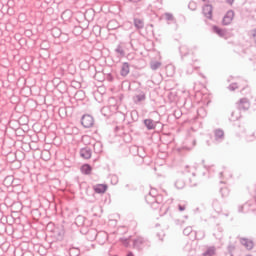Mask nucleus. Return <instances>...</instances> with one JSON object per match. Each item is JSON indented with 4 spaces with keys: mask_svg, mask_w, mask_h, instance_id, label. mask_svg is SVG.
<instances>
[{
    "mask_svg": "<svg viewBox=\"0 0 256 256\" xmlns=\"http://www.w3.org/2000/svg\"><path fill=\"white\" fill-rule=\"evenodd\" d=\"M155 195V190L151 189L149 194L146 195L145 199L148 205H151L152 209H159V205L163 203V196L162 195Z\"/></svg>",
    "mask_w": 256,
    "mask_h": 256,
    "instance_id": "obj_1",
    "label": "nucleus"
},
{
    "mask_svg": "<svg viewBox=\"0 0 256 256\" xmlns=\"http://www.w3.org/2000/svg\"><path fill=\"white\" fill-rule=\"evenodd\" d=\"M133 245L134 249H143L144 247H149V240L143 237H138L134 240Z\"/></svg>",
    "mask_w": 256,
    "mask_h": 256,
    "instance_id": "obj_2",
    "label": "nucleus"
},
{
    "mask_svg": "<svg viewBox=\"0 0 256 256\" xmlns=\"http://www.w3.org/2000/svg\"><path fill=\"white\" fill-rule=\"evenodd\" d=\"M81 123L83 127H85L86 129H89L92 125H94L95 120H93V116L86 114L82 116Z\"/></svg>",
    "mask_w": 256,
    "mask_h": 256,
    "instance_id": "obj_3",
    "label": "nucleus"
},
{
    "mask_svg": "<svg viewBox=\"0 0 256 256\" xmlns=\"http://www.w3.org/2000/svg\"><path fill=\"white\" fill-rule=\"evenodd\" d=\"M237 107L240 111H247L251 107V103L247 98H241L237 103Z\"/></svg>",
    "mask_w": 256,
    "mask_h": 256,
    "instance_id": "obj_4",
    "label": "nucleus"
},
{
    "mask_svg": "<svg viewBox=\"0 0 256 256\" xmlns=\"http://www.w3.org/2000/svg\"><path fill=\"white\" fill-rule=\"evenodd\" d=\"M234 17H235V12L233 10H229L223 18V21H222L223 25H231Z\"/></svg>",
    "mask_w": 256,
    "mask_h": 256,
    "instance_id": "obj_5",
    "label": "nucleus"
},
{
    "mask_svg": "<svg viewBox=\"0 0 256 256\" xmlns=\"http://www.w3.org/2000/svg\"><path fill=\"white\" fill-rule=\"evenodd\" d=\"M202 13L204 17H206L207 19H211V17H213V6L209 4L204 5V7L202 8Z\"/></svg>",
    "mask_w": 256,
    "mask_h": 256,
    "instance_id": "obj_6",
    "label": "nucleus"
},
{
    "mask_svg": "<svg viewBox=\"0 0 256 256\" xmlns=\"http://www.w3.org/2000/svg\"><path fill=\"white\" fill-rule=\"evenodd\" d=\"M240 243L241 245H243V247H245V249H247L248 251H251V249H253V247H255V244L253 243V240H249L247 238H241L240 239Z\"/></svg>",
    "mask_w": 256,
    "mask_h": 256,
    "instance_id": "obj_7",
    "label": "nucleus"
},
{
    "mask_svg": "<svg viewBox=\"0 0 256 256\" xmlns=\"http://www.w3.org/2000/svg\"><path fill=\"white\" fill-rule=\"evenodd\" d=\"M214 139L217 143H221L225 139V132L222 129L214 130Z\"/></svg>",
    "mask_w": 256,
    "mask_h": 256,
    "instance_id": "obj_8",
    "label": "nucleus"
},
{
    "mask_svg": "<svg viewBox=\"0 0 256 256\" xmlns=\"http://www.w3.org/2000/svg\"><path fill=\"white\" fill-rule=\"evenodd\" d=\"M91 155L92 152L91 148L89 147H85L80 150V157H82L83 159H91Z\"/></svg>",
    "mask_w": 256,
    "mask_h": 256,
    "instance_id": "obj_9",
    "label": "nucleus"
},
{
    "mask_svg": "<svg viewBox=\"0 0 256 256\" xmlns=\"http://www.w3.org/2000/svg\"><path fill=\"white\" fill-rule=\"evenodd\" d=\"M95 193H105L107 191V184H97L94 186Z\"/></svg>",
    "mask_w": 256,
    "mask_h": 256,
    "instance_id": "obj_10",
    "label": "nucleus"
},
{
    "mask_svg": "<svg viewBox=\"0 0 256 256\" xmlns=\"http://www.w3.org/2000/svg\"><path fill=\"white\" fill-rule=\"evenodd\" d=\"M213 31L214 33H216V35H218L219 37H227V31L217 27V26H213Z\"/></svg>",
    "mask_w": 256,
    "mask_h": 256,
    "instance_id": "obj_11",
    "label": "nucleus"
},
{
    "mask_svg": "<svg viewBox=\"0 0 256 256\" xmlns=\"http://www.w3.org/2000/svg\"><path fill=\"white\" fill-rule=\"evenodd\" d=\"M213 31L214 33H216V35H218L219 37H227V31L217 27V26H213Z\"/></svg>",
    "mask_w": 256,
    "mask_h": 256,
    "instance_id": "obj_12",
    "label": "nucleus"
},
{
    "mask_svg": "<svg viewBox=\"0 0 256 256\" xmlns=\"http://www.w3.org/2000/svg\"><path fill=\"white\" fill-rule=\"evenodd\" d=\"M134 103H141V101H145V92H140L133 97Z\"/></svg>",
    "mask_w": 256,
    "mask_h": 256,
    "instance_id": "obj_13",
    "label": "nucleus"
},
{
    "mask_svg": "<svg viewBox=\"0 0 256 256\" xmlns=\"http://www.w3.org/2000/svg\"><path fill=\"white\" fill-rule=\"evenodd\" d=\"M122 77H127L129 75V63H124L121 68Z\"/></svg>",
    "mask_w": 256,
    "mask_h": 256,
    "instance_id": "obj_14",
    "label": "nucleus"
},
{
    "mask_svg": "<svg viewBox=\"0 0 256 256\" xmlns=\"http://www.w3.org/2000/svg\"><path fill=\"white\" fill-rule=\"evenodd\" d=\"M144 124L147 127V129H149V130L155 129V127H156L155 121H153L151 119L144 120Z\"/></svg>",
    "mask_w": 256,
    "mask_h": 256,
    "instance_id": "obj_15",
    "label": "nucleus"
},
{
    "mask_svg": "<svg viewBox=\"0 0 256 256\" xmlns=\"http://www.w3.org/2000/svg\"><path fill=\"white\" fill-rule=\"evenodd\" d=\"M175 187H176V189H184L185 188V180H183V178H178L175 181Z\"/></svg>",
    "mask_w": 256,
    "mask_h": 256,
    "instance_id": "obj_16",
    "label": "nucleus"
},
{
    "mask_svg": "<svg viewBox=\"0 0 256 256\" xmlns=\"http://www.w3.org/2000/svg\"><path fill=\"white\" fill-rule=\"evenodd\" d=\"M179 51H180V55H182V57H185V55L189 53V47L185 44H182L179 48Z\"/></svg>",
    "mask_w": 256,
    "mask_h": 256,
    "instance_id": "obj_17",
    "label": "nucleus"
},
{
    "mask_svg": "<svg viewBox=\"0 0 256 256\" xmlns=\"http://www.w3.org/2000/svg\"><path fill=\"white\" fill-rule=\"evenodd\" d=\"M250 206H251V204H249V203H245L244 205L239 206L238 207L239 213H248V211L250 210L249 209Z\"/></svg>",
    "mask_w": 256,
    "mask_h": 256,
    "instance_id": "obj_18",
    "label": "nucleus"
},
{
    "mask_svg": "<svg viewBox=\"0 0 256 256\" xmlns=\"http://www.w3.org/2000/svg\"><path fill=\"white\" fill-rule=\"evenodd\" d=\"M81 171L84 175H91V166L88 164H85L82 166Z\"/></svg>",
    "mask_w": 256,
    "mask_h": 256,
    "instance_id": "obj_19",
    "label": "nucleus"
},
{
    "mask_svg": "<svg viewBox=\"0 0 256 256\" xmlns=\"http://www.w3.org/2000/svg\"><path fill=\"white\" fill-rule=\"evenodd\" d=\"M134 25L136 29H143V27H145V23H143L141 19H134Z\"/></svg>",
    "mask_w": 256,
    "mask_h": 256,
    "instance_id": "obj_20",
    "label": "nucleus"
},
{
    "mask_svg": "<svg viewBox=\"0 0 256 256\" xmlns=\"http://www.w3.org/2000/svg\"><path fill=\"white\" fill-rule=\"evenodd\" d=\"M101 113H102V115H104V117H109V115H111V107H109V106H104V107L101 109Z\"/></svg>",
    "mask_w": 256,
    "mask_h": 256,
    "instance_id": "obj_21",
    "label": "nucleus"
},
{
    "mask_svg": "<svg viewBox=\"0 0 256 256\" xmlns=\"http://www.w3.org/2000/svg\"><path fill=\"white\" fill-rule=\"evenodd\" d=\"M215 251H216V249H215V247H209V248H207V250L203 253V256H213V255H215Z\"/></svg>",
    "mask_w": 256,
    "mask_h": 256,
    "instance_id": "obj_22",
    "label": "nucleus"
},
{
    "mask_svg": "<svg viewBox=\"0 0 256 256\" xmlns=\"http://www.w3.org/2000/svg\"><path fill=\"white\" fill-rule=\"evenodd\" d=\"M150 67L152 71H157V69L161 67V62H158V61L151 62Z\"/></svg>",
    "mask_w": 256,
    "mask_h": 256,
    "instance_id": "obj_23",
    "label": "nucleus"
},
{
    "mask_svg": "<svg viewBox=\"0 0 256 256\" xmlns=\"http://www.w3.org/2000/svg\"><path fill=\"white\" fill-rule=\"evenodd\" d=\"M115 51L121 57H125V50H123V47H121V45H118L117 48L115 49Z\"/></svg>",
    "mask_w": 256,
    "mask_h": 256,
    "instance_id": "obj_24",
    "label": "nucleus"
},
{
    "mask_svg": "<svg viewBox=\"0 0 256 256\" xmlns=\"http://www.w3.org/2000/svg\"><path fill=\"white\" fill-rule=\"evenodd\" d=\"M94 151H95V153H101V151H102V146H101L100 142H96V143L94 144Z\"/></svg>",
    "mask_w": 256,
    "mask_h": 256,
    "instance_id": "obj_25",
    "label": "nucleus"
},
{
    "mask_svg": "<svg viewBox=\"0 0 256 256\" xmlns=\"http://www.w3.org/2000/svg\"><path fill=\"white\" fill-rule=\"evenodd\" d=\"M183 233L184 235H191V233H193V228L191 226H188L186 227L184 230H183Z\"/></svg>",
    "mask_w": 256,
    "mask_h": 256,
    "instance_id": "obj_26",
    "label": "nucleus"
},
{
    "mask_svg": "<svg viewBox=\"0 0 256 256\" xmlns=\"http://www.w3.org/2000/svg\"><path fill=\"white\" fill-rule=\"evenodd\" d=\"M164 17H165L166 21H175V18L173 17V14H171V13H165Z\"/></svg>",
    "mask_w": 256,
    "mask_h": 256,
    "instance_id": "obj_27",
    "label": "nucleus"
},
{
    "mask_svg": "<svg viewBox=\"0 0 256 256\" xmlns=\"http://www.w3.org/2000/svg\"><path fill=\"white\" fill-rule=\"evenodd\" d=\"M160 211H162L163 215H165V213H167V211H169V206L162 204L160 206Z\"/></svg>",
    "mask_w": 256,
    "mask_h": 256,
    "instance_id": "obj_28",
    "label": "nucleus"
},
{
    "mask_svg": "<svg viewBox=\"0 0 256 256\" xmlns=\"http://www.w3.org/2000/svg\"><path fill=\"white\" fill-rule=\"evenodd\" d=\"M229 91H235V89H239V85L237 83H232L228 86Z\"/></svg>",
    "mask_w": 256,
    "mask_h": 256,
    "instance_id": "obj_29",
    "label": "nucleus"
},
{
    "mask_svg": "<svg viewBox=\"0 0 256 256\" xmlns=\"http://www.w3.org/2000/svg\"><path fill=\"white\" fill-rule=\"evenodd\" d=\"M120 241L124 247H129V238H120Z\"/></svg>",
    "mask_w": 256,
    "mask_h": 256,
    "instance_id": "obj_30",
    "label": "nucleus"
},
{
    "mask_svg": "<svg viewBox=\"0 0 256 256\" xmlns=\"http://www.w3.org/2000/svg\"><path fill=\"white\" fill-rule=\"evenodd\" d=\"M118 181H119V178H117L116 175H112L111 176V183H112V185H117Z\"/></svg>",
    "mask_w": 256,
    "mask_h": 256,
    "instance_id": "obj_31",
    "label": "nucleus"
},
{
    "mask_svg": "<svg viewBox=\"0 0 256 256\" xmlns=\"http://www.w3.org/2000/svg\"><path fill=\"white\" fill-rule=\"evenodd\" d=\"M222 197H227L229 195V189L227 188H221Z\"/></svg>",
    "mask_w": 256,
    "mask_h": 256,
    "instance_id": "obj_32",
    "label": "nucleus"
},
{
    "mask_svg": "<svg viewBox=\"0 0 256 256\" xmlns=\"http://www.w3.org/2000/svg\"><path fill=\"white\" fill-rule=\"evenodd\" d=\"M194 71L193 66H188V68L186 69V75H191Z\"/></svg>",
    "mask_w": 256,
    "mask_h": 256,
    "instance_id": "obj_33",
    "label": "nucleus"
},
{
    "mask_svg": "<svg viewBox=\"0 0 256 256\" xmlns=\"http://www.w3.org/2000/svg\"><path fill=\"white\" fill-rule=\"evenodd\" d=\"M178 209H179V211H185V209H187V206L179 204Z\"/></svg>",
    "mask_w": 256,
    "mask_h": 256,
    "instance_id": "obj_34",
    "label": "nucleus"
},
{
    "mask_svg": "<svg viewBox=\"0 0 256 256\" xmlns=\"http://www.w3.org/2000/svg\"><path fill=\"white\" fill-rule=\"evenodd\" d=\"M251 35H252V37L254 39V43H256V29L251 31Z\"/></svg>",
    "mask_w": 256,
    "mask_h": 256,
    "instance_id": "obj_35",
    "label": "nucleus"
},
{
    "mask_svg": "<svg viewBox=\"0 0 256 256\" xmlns=\"http://www.w3.org/2000/svg\"><path fill=\"white\" fill-rule=\"evenodd\" d=\"M126 3H139L141 0H124Z\"/></svg>",
    "mask_w": 256,
    "mask_h": 256,
    "instance_id": "obj_36",
    "label": "nucleus"
},
{
    "mask_svg": "<svg viewBox=\"0 0 256 256\" xmlns=\"http://www.w3.org/2000/svg\"><path fill=\"white\" fill-rule=\"evenodd\" d=\"M255 140V136L252 134L251 137H247V141H254Z\"/></svg>",
    "mask_w": 256,
    "mask_h": 256,
    "instance_id": "obj_37",
    "label": "nucleus"
},
{
    "mask_svg": "<svg viewBox=\"0 0 256 256\" xmlns=\"http://www.w3.org/2000/svg\"><path fill=\"white\" fill-rule=\"evenodd\" d=\"M166 69H167V71H169V70H170V71H175V68H173V66H167Z\"/></svg>",
    "mask_w": 256,
    "mask_h": 256,
    "instance_id": "obj_38",
    "label": "nucleus"
},
{
    "mask_svg": "<svg viewBox=\"0 0 256 256\" xmlns=\"http://www.w3.org/2000/svg\"><path fill=\"white\" fill-rule=\"evenodd\" d=\"M235 0H226V3H229V5H233V2H234Z\"/></svg>",
    "mask_w": 256,
    "mask_h": 256,
    "instance_id": "obj_39",
    "label": "nucleus"
},
{
    "mask_svg": "<svg viewBox=\"0 0 256 256\" xmlns=\"http://www.w3.org/2000/svg\"><path fill=\"white\" fill-rule=\"evenodd\" d=\"M126 256H135L133 252H129Z\"/></svg>",
    "mask_w": 256,
    "mask_h": 256,
    "instance_id": "obj_40",
    "label": "nucleus"
},
{
    "mask_svg": "<svg viewBox=\"0 0 256 256\" xmlns=\"http://www.w3.org/2000/svg\"><path fill=\"white\" fill-rule=\"evenodd\" d=\"M112 109H113V111H115V110L117 109V107H116V106H113Z\"/></svg>",
    "mask_w": 256,
    "mask_h": 256,
    "instance_id": "obj_41",
    "label": "nucleus"
},
{
    "mask_svg": "<svg viewBox=\"0 0 256 256\" xmlns=\"http://www.w3.org/2000/svg\"><path fill=\"white\" fill-rule=\"evenodd\" d=\"M96 237H97V239H99V237H101V234H98Z\"/></svg>",
    "mask_w": 256,
    "mask_h": 256,
    "instance_id": "obj_42",
    "label": "nucleus"
},
{
    "mask_svg": "<svg viewBox=\"0 0 256 256\" xmlns=\"http://www.w3.org/2000/svg\"><path fill=\"white\" fill-rule=\"evenodd\" d=\"M195 143H196V142H195V140H194V141H193V147H195Z\"/></svg>",
    "mask_w": 256,
    "mask_h": 256,
    "instance_id": "obj_43",
    "label": "nucleus"
},
{
    "mask_svg": "<svg viewBox=\"0 0 256 256\" xmlns=\"http://www.w3.org/2000/svg\"><path fill=\"white\" fill-rule=\"evenodd\" d=\"M105 238L107 239V234H104Z\"/></svg>",
    "mask_w": 256,
    "mask_h": 256,
    "instance_id": "obj_44",
    "label": "nucleus"
},
{
    "mask_svg": "<svg viewBox=\"0 0 256 256\" xmlns=\"http://www.w3.org/2000/svg\"><path fill=\"white\" fill-rule=\"evenodd\" d=\"M78 219H83V217H78Z\"/></svg>",
    "mask_w": 256,
    "mask_h": 256,
    "instance_id": "obj_45",
    "label": "nucleus"
}]
</instances>
